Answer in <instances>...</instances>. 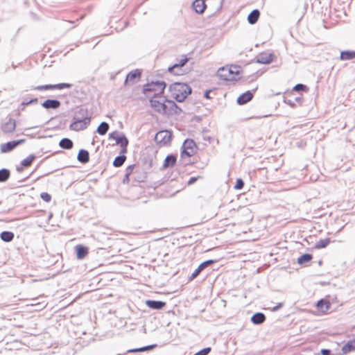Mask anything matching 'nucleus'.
Listing matches in <instances>:
<instances>
[{
  "mask_svg": "<svg viewBox=\"0 0 355 355\" xmlns=\"http://www.w3.org/2000/svg\"><path fill=\"white\" fill-rule=\"evenodd\" d=\"M266 320V316L263 313L258 312L252 315L251 322L254 324H261Z\"/></svg>",
  "mask_w": 355,
  "mask_h": 355,
  "instance_id": "nucleus-22",
  "label": "nucleus"
},
{
  "mask_svg": "<svg viewBox=\"0 0 355 355\" xmlns=\"http://www.w3.org/2000/svg\"><path fill=\"white\" fill-rule=\"evenodd\" d=\"M141 72L139 69L130 71L126 76L125 84H135L141 77Z\"/></svg>",
  "mask_w": 355,
  "mask_h": 355,
  "instance_id": "nucleus-13",
  "label": "nucleus"
},
{
  "mask_svg": "<svg viewBox=\"0 0 355 355\" xmlns=\"http://www.w3.org/2000/svg\"><path fill=\"white\" fill-rule=\"evenodd\" d=\"M172 134L168 130L159 131L155 136V142L160 146L168 145L171 140Z\"/></svg>",
  "mask_w": 355,
  "mask_h": 355,
  "instance_id": "nucleus-3",
  "label": "nucleus"
},
{
  "mask_svg": "<svg viewBox=\"0 0 355 355\" xmlns=\"http://www.w3.org/2000/svg\"><path fill=\"white\" fill-rule=\"evenodd\" d=\"M193 8L197 13L201 14L204 12L206 5L203 0H195L193 2Z\"/></svg>",
  "mask_w": 355,
  "mask_h": 355,
  "instance_id": "nucleus-20",
  "label": "nucleus"
},
{
  "mask_svg": "<svg viewBox=\"0 0 355 355\" xmlns=\"http://www.w3.org/2000/svg\"><path fill=\"white\" fill-rule=\"evenodd\" d=\"M169 91L171 96L181 103L191 93V88L186 83L177 82L170 85Z\"/></svg>",
  "mask_w": 355,
  "mask_h": 355,
  "instance_id": "nucleus-1",
  "label": "nucleus"
},
{
  "mask_svg": "<svg viewBox=\"0 0 355 355\" xmlns=\"http://www.w3.org/2000/svg\"><path fill=\"white\" fill-rule=\"evenodd\" d=\"M182 156L191 157L196 152V145L193 139H187L182 144Z\"/></svg>",
  "mask_w": 355,
  "mask_h": 355,
  "instance_id": "nucleus-5",
  "label": "nucleus"
},
{
  "mask_svg": "<svg viewBox=\"0 0 355 355\" xmlns=\"http://www.w3.org/2000/svg\"><path fill=\"white\" fill-rule=\"evenodd\" d=\"M198 178L196 177H191L189 180L188 181V184L190 185V184H193L194 182H196V181L197 180Z\"/></svg>",
  "mask_w": 355,
  "mask_h": 355,
  "instance_id": "nucleus-44",
  "label": "nucleus"
},
{
  "mask_svg": "<svg viewBox=\"0 0 355 355\" xmlns=\"http://www.w3.org/2000/svg\"><path fill=\"white\" fill-rule=\"evenodd\" d=\"M73 141L69 138H63L60 141L59 146L60 148L69 150L73 148Z\"/></svg>",
  "mask_w": 355,
  "mask_h": 355,
  "instance_id": "nucleus-27",
  "label": "nucleus"
},
{
  "mask_svg": "<svg viewBox=\"0 0 355 355\" xmlns=\"http://www.w3.org/2000/svg\"><path fill=\"white\" fill-rule=\"evenodd\" d=\"M10 175V171L6 168H2L0 170V182H6Z\"/></svg>",
  "mask_w": 355,
  "mask_h": 355,
  "instance_id": "nucleus-38",
  "label": "nucleus"
},
{
  "mask_svg": "<svg viewBox=\"0 0 355 355\" xmlns=\"http://www.w3.org/2000/svg\"><path fill=\"white\" fill-rule=\"evenodd\" d=\"M109 128H110L109 124L107 122L103 121V122H101L100 123V125L98 126L96 132L100 135H105L107 133V132L108 131Z\"/></svg>",
  "mask_w": 355,
  "mask_h": 355,
  "instance_id": "nucleus-30",
  "label": "nucleus"
},
{
  "mask_svg": "<svg viewBox=\"0 0 355 355\" xmlns=\"http://www.w3.org/2000/svg\"><path fill=\"white\" fill-rule=\"evenodd\" d=\"M175 71H181L182 73V74L184 73V71L182 70V69L181 68V70L180 69H175Z\"/></svg>",
  "mask_w": 355,
  "mask_h": 355,
  "instance_id": "nucleus-52",
  "label": "nucleus"
},
{
  "mask_svg": "<svg viewBox=\"0 0 355 355\" xmlns=\"http://www.w3.org/2000/svg\"><path fill=\"white\" fill-rule=\"evenodd\" d=\"M15 128H16L15 120L10 118L8 121L3 123L1 125V130L4 133L7 134V133L12 132L15 130Z\"/></svg>",
  "mask_w": 355,
  "mask_h": 355,
  "instance_id": "nucleus-14",
  "label": "nucleus"
},
{
  "mask_svg": "<svg viewBox=\"0 0 355 355\" xmlns=\"http://www.w3.org/2000/svg\"><path fill=\"white\" fill-rule=\"evenodd\" d=\"M17 170L18 171H21V168H19V167H17Z\"/></svg>",
  "mask_w": 355,
  "mask_h": 355,
  "instance_id": "nucleus-53",
  "label": "nucleus"
},
{
  "mask_svg": "<svg viewBox=\"0 0 355 355\" xmlns=\"http://www.w3.org/2000/svg\"><path fill=\"white\" fill-rule=\"evenodd\" d=\"M146 304L150 309L154 310H161L166 306V302L159 300H146Z\"/></svg>",
  "mask_w": 355,
  "mask_h": 355,
  "instance_id": "nucleus-16",
  "label": "nucleus"
},
{
  "mask_svg": "<svg viewBox=\"0 0 355 355\" xmlns=\"http://www.w3.org/2000/svg\"><path fill=\"white\" fill-rule=\"evenodd\" d=\"M211 352V347H205L198 352L195 353L193 355H207Z\"/></svg>",
  "mask_w": 355,
  "mask_h": 355,
  "instance_id": "nucleus-40",
  "label": "nucleus"
},
{
  "mask_svg": "<svg viewBox=\"0 0 355 355\" xmlns=\"http://www.w3.org/2000/svg\"><path fill=\"white\" fill-rule=\"evenodd\" d=\"M273 55L272 53H262L257 55V62L261 64H270L272 62Z\"/></svg>",
  "mask_w": 355,
  "mask_h": 355,
  "instance_id": "nucleus-17",
  "label": "nucleus"
},
{
  "mask_svg": "<svg viewBox=\"0 0 355 355\" xmlns=\"http://www.w3.org/2000/svg\"><path fill=\"white\" fill-rule=\"evenodd\" d=\"M31 105V103H29V101H24L21 103V105H23V106H27V105Z\"/></svg>",
  "mask_w": 355,
  "mask_h": 355,
  "instance_id": "nucleus-51",
  "label": "nucleus"
},
{
  "mask_svg": "<svg viewBox=\"0 0 355 355\" xmlns=\"http://www.w3.org/2000/svg\"><path fill=\"white\" fill-rule=\"evenodd\" d=\"M38 101L37 98H32L29 101V103L31 104H34V103H37Z\"/></svg>",
  "mask_w": 355,
  "mask_h": 355,
  "instance_id": "nucleus-50",
  "label": "nucleus"
},
{
  "mask_svg": "<svg viewBox=\"0 0 355 355\" xmlns=\"http://www.w3.org/2000/svg\"><path fill=\"white\" fill-rule=\"evenodd\" d=\"M189 61V58L187 56H184L183 58H181L177 63H175L173 65L171 66L168 69V71L171 73H173L174 75H182L181 71H175V69L181 70L182 67L185 65V64Z\"/></svg>",
  "mask_w": 355,
  "mask_h": 355,
  "instance_id": "nucleus-11",
  "label": "nucleus"
},
{
  "mask_svg": "<svg viewBox=\"0 0 355 355\" xmlns=\"http://www.w3.org/2000/svg\"><path fill=\"white\" fill-rule=\"evenodd\" d=\"M151 107L157 112L161 114H166L168 112V105L155 98H152L150 100Z\"/></svg>",
  "mask_w": 355,
  "mask_h": 355,
  "instance_id": "nucleus-8",
  "label": "nucleus"
},
{
  "mask_svg": "<svg viewBox=\"0 0 355 355\" xmlns=\"http://www.w3.org/2000/svg\"><path fill=\"white\" fill-rule=\"evenodd\" d=\"M24 139L13 140L1 144L0 149L3 153H6L14 150L17 146L24 143Z\"/></svg>",
  "mask_w": 355,
  "mask_h": 355,
  "instance_id": "nucleus-7",
  "label": "nucleus"
},
{
  "mask_svg": "<svg viewBox=\"0 0 355 355\" xmlns=\"http://www.w3.org/2000/svg\"><path fill=\"white\" fill-rule=\"evenodd\" d=\"M313 258L311 254H304L297 259V263L300 265H303L307 262H309Z\"/></svg>",
  "mask_w": 355,
  "mask_h": 355,
  "instance_id": "nucleus-34",
  "label": "nucleus"
},
{
  "mask_svg": "<svg viewBox=\"0 0 355 355\" xmlns=\"http://www.w3.org/2000/svg\"><path fill=\"white\" fill-rule=\"evenodd\" d=\"M60 101L56 99H47L42 103V106L47 110H56L60 107Z\"/></svg>",
  "mask_w": 355,
  "mask_h": 355,
  "instance_id": "nucleus-15",
  "label": "nucleus"
},
{
  "mask_svg": "<svg viewBox=\"0 0 355 355\" xmlns=\"http://www.w3.org/2000/svg\"><path fill=\"white\" fill-rule=\"evenodd\" d=\"M260 12L259 10H253L248 16V23L250 24H254L259 19Z\"/></svg>",
  "mask_w": 355,
  "mask_h": 355,
  "instance_id": "nucleus-23",
  "label": "nucleus"
},
{
  "mask_svg": "<svg viewBox=\"0 0 355 355\" xmlns=\"http://www.w3.org/2000/svg\"><path fill=\"white\" fill-rule=\"evenodd\" d=\"M244 187V182L242 179L239 178L236 180V184L234 187L235 189L239 190L243 189Z\"/></svg>",
  "mask_w": 355,
  "mask_h": 355,
  "instance_id": "nucleus-39",
  "label": "nucleus"
},
{
  "mask_svg": "<svg viewBox=\"0 0 355 355\" xmlns=\"http://www.w3.org/2000/svg\"><path fill=\"white\" fill-rule=\"evenodd\" d=\"M175 162L176 157L173 155H168L164 159L163 168H167L168 167L173 166V165H175Z\"/></svg>",
  "mask_w": 355,
  "mask_h": 355,
  "instance_id": "nucleus-25",
  "label": "nucleus"
},
{
  "mask_svg": "<svg viewBox=\"0 0 355 355\" xmlns=\"http://www.w3.org/2000/svg\"><path fill=\"white\" fill-rule=\"evenodd\" d=\"M355 349V345L354 340L348 341L343 347L342 350L345 354H347L352 350Z\"/></svg>",
  "mask_w": 355,
  "mask_h": 355,
  "instance_id": "nucleus-33",
  "label": "nucleus"
},
{
  "mask_svg": "<svg viewBox=\"0 0 355 355\" xmlns=\"http://www.w3.org/2000/svg\"><path fill=\"white\" fill-rule=\"evenodd\" d=\"M253 97V93L251 91H247L241 94L236 100L239 105H244L249 102Z\"/></svg>",
  "mask_w": 355,
  "mask_h": 355,
  "instance_id": "nucleus-18",
  "label": "nucleus"
},
{
  "mask_svg": "<svg viewBox=\"0 0 355 355\" xmlns=\"http://www.w3.org/2000/svg\"><path fill=\"white\" fill-rule=\"evenodd\" d=\"M35 156L33 154L29 155L27 157L21 160V165L24 167H28L31 166L32 162L35 160Z\"/></svg>",
  "mask_w": 355,
  "mask_h": 355,
  "instance_id": "nucleus-36",
  "label": "nucleus"
},
{
  "mask_svg": "<svg viewBox=\"0 0 355 355\" xmlns=\"http://www.w3.org/2000/svg\"><path fill=\"white\" fill-rule=\"evenodd\" d=\"M74 118H79L81 120L85 119H90L91 117L88 116V110L86 108L80 107L78 110L76 112Z\"/></svg>",
  "mask_w": 355,
  "mask_h": 355,
  "instance_id": "nucleus-24",
  "label": "nucleus"
},
{
  "mask_svg": "<svg viewBox=\"0 0 355 355\" xmlns=\"http://www.w3.org/2000/svg\"><path fill=\"white\" fill-rule=\"evenodd\" d=\"M167 105H168V110H173L175 108H178V105L173 101H166Z\"/></svg>",
  "mask_w": 355,
  "mask_h": 355,
  "instance_id": "nucleus-43",
  "label": "nucleus"
},
{
  "mask_svg": "<svg viewBox=\"0 0 355 355\" xmlns=\"http://www.w3.org/2000/svg\"><path fill=\"white\" fill-rule=\"evenodd\" d=\"M120 146L121 147V153H122V154L125 153L127 152V146H128V145Z\"/></svg>",
  "mask_w": 355,
  "mask_h": 355,
  "instance_id": "nucleus-47",
  "label": "nucleus"
},
{
  "mask_svg": "<svg viewBox=\"0 0 355 355\" xmlns=\"http://www.w3.org/2000/svg\"><path fill=\"white\" fill-rule=\"evenodd\" d=\"M77 159L82 164H86L89 161V154L87 150L80 149L78 152Z\"/></svg>",
  "mask_w": 355,
  "mask_h": 355,
  "instance_id": "nucleus-19",
  "label": "nucleus"
},
{
  "mask_svg": "<svg viewBox=\"0 0 355 355\" xmlns=\"http://www.w3.org/2000/svg\"><path fill=\"white\" fill-rule=\"evenodd\" d=\"M340 58L342 60H349L355 58V51H344L340 53Z\"/></svg>",
  "mask_w": 355,
  "mask_h": 355,
  "instance_id": "nucleus-29",
  "label": "nucleus"
},
{
  "mask_svg": "<svg viewBox=\"0 0 355 355\" xmlns=\"http://www.w3.org/2000/svg\"><path fill=\"white\" fill-rule=\"evenodd\" d=\"M76 256L78 259H82L86 257L88 253V248L82 245L76 246Z\"/></svg>",
  "mask_w": 355,
  "mask_h": 355,
  "instance_id": "nucleus-21",
  "label": "nucleus"
},
{
  "mask_svg": "<svg viewBox=\"0 0 355 355\" xmlns=\"http://www.w3.org/2000/svg\"><path fill=\"white\" fill-rule=\"evenodd\" d=\"M109 138L114 139L116 141V144L119 146H125L128 145V139L127 137L121 132L118 131H114L109 134Z\"/></svg>",
  "mask_w": 355,
  "mask_h": 355,
  "instance_id": "nucleus-9",
  "label": "nucleus"
},
{
  "mask_svg": "<svg viewBox=\"0 0 355 355\" xmlns=\"http://www.w3.org/2000/svg\"><path fill=\"white\" fill-rule=\"evenodd\" d=\"M166 83L164 81H156L147 83L144 86V92H155L157 94H162L166 87Z\"/></svg>",
  "mask_w": 355,
  "mask_h": 355,
  "instance_id": "nucleus-4",
  "label": "nucleus"
},
{
  "mask_svg": "<svg viewBox=\"0 0 355 355\" xmlns=\"http://www.w3.org/2000/svg\"><path fill=\"white\" fill-rule=\"evenodd\" d=\"M71 84L69 83H58L55 85H44L35 87L33 89L35 90H49V89H63L65 88H71Z\"/></svg>",
  "mask_w": 355,
  "mask_h": 355,
  "instance_id": "nucleus-10",
  "label": "nucleus"
},
{
  "mask_svg": "<svg viewBox=\"0 0 355 355\" xmlns=\"http://www.w3.org/2000/svg\"><path fill=\"white\" fill-rule=\"evenodd\" d=\"M135 166L134 164H132V165L128 166L126 168V169H125V174L124 178L123 180V184H125V183L128 184L129 182V180H130L129 177L132 174Z\"/></svg>",
  "mask_w": 355,
  "mask_h": 355,
  "instance_id": "nucleus-37",
  "label": "nucleus"
},
{
  "mask_svg": "<svg viewBox=\"0 0 355 355\" xmlns=\"http://www.w3.org/2000/svg\"><path fill=\"white\" fill-rule=\"evenodd\" d=\"M285 102L288 104L289 105H291V107H294L295 105V103L293 102L291 100H285Z\"/></svg>",
  "mask_w": 355,
  "mask_h": 355,
  "instance_id": "nucleus-48",
  "label": "nucleus"
},
{
  "mask_svg": "<svg viewBox=\"0 0 355 355\" xmlns=\"http://www.w3.org/2000/svg\"><path fill=\"white\" fill-rule=\"evenodd\" d=\"M156 347H157V345L156 344H153V345H146V346H144V347H139V348H135V349H128L127 352L128 353L142 352H146V351H149V350L153 349Z\"/></svg>",
  "mask_w": 355,
  "mask_h": 355,
  "instance_id": "nucleus-28",
  "label": "nucleus"
},
{
  "mask_svg": "<svg viewBox=\"0 0 355 355\" xmlns=\"http://www.w3.org/2000/svg\"><path fill=\"white\" fill-rule=\"evenodd\" d=\"M239 69L240 67L236 65L231 66L230 67H222L218 70L217 76L220 79L224 80H237Z\"/></svg>",
  "mask_w": 355,
  "mask_h": 355,
  "instance_id": "nucleus-2",
  "label": "nucleus"
},
{
  "mask_svg": "<svg viewBox=\"0 0 355 355\" xmlns=\"http://www.w3.org/2000/svg\"><path fill=\"white\" fill-rule=\"evenodd\" d=\"M216 260L213 259H209L207 260L202 263H201L198 267L195 270V271L191 274V275L189 277V280L191 281L196 278L198 275L200 273L201 271H202L206 268L211 266L213 263H216Z\"/></svg>",
  "mask_w": 355,
  "mask_h": 355,
  "instance_id": "nucleus-12",
  "label": "nucleus"
},
{
  "mask_svg": "<svg viewBox=\"0 0 355 355\" xmlns=\"http://www.w3.org/2000/svg\"><path fill=\"white\" fill-rule=\"evenodd\" d=\"M126 159V157L124 155H121L116 157L113 161V166L115 167L121 166Z\"/></svg>",
  "mask_w": 355,
  "mask_h": 355,
  "instance_id": "nucleus-32",
  "label": "nucleus"
},
{
  "mask_svg": "<svg viewBox=\"0 0 355 355\" xmlns=\"http://www.w3.org/2000/svg\"><path fill=\"white\" fill-rule=\"evenodd\" d=\"M307 89V87L305 85H303V84H297L294 87H293V90L295 91H297V92H300V91H305Z\"/></svg>",
  "mask_w": 355,
  "mask_h": 355,
  "instance_id": "nucleus-42",
  "label": "nucleus"
},
{
  "mask_svg": "<svg viewBox=\"0 0 355 355\" xmlns=\"http://www.w3.org/2000/svg\"><path fill=\"white\" fill-rule=\"evenodd\" d=\"M330 352H331V351L329 349H322L321 350V354L322 355H329Z\"/></svg>",
  "mask_w": 355,
  "mask_h": 355,
  "instance_id": "nucleus-45",
  "label": "nucleus"
},
{
  "mask_svg": "<svg viewBox=\"0 0 355 355\" xmlns=\"http://www.w3.org/2000/svg\"><path fill=\"white\" fill-rule=\"evenodd\" d=\"M90 123V119H85L83 120L79 118L73 117V122L70 125V129L75 131H80L85 130Z\"/></svg>",
  "mask_w": 355,
  "mask_h": 355,
  "instance_id": "nucleus-6",
  "label": "nucleus"
},
{
  "mask_svg": "<svg viewBox=\"0 0 355 355\" xmlns=\"http://www.w3.org/2000/svg\"><path fill=\"white\" fill-rule=\"evenodd\" d=\"M283 306V304L282 303H279L277 306H274L272 308V311H276L277 310H279L280 308H282Z\"/></svg>",
  "mask_w": 355,
  "mask_h": 355,
  "instance_id": "nucleus-46",
  "label": "nucleus"
},
{
  "mask_svg": "<svg viewBox=\"0 0 355 355\" xmlns=\"http://www.w3.org/2000/svg\"><path fill=\"white\" fill-rule=\"evenodd\" d=\"M317 307L320 311L327 312L330 307V303L324 299H321L318 302Z\"/></svg>",
  "mask_w": 355,
  "mask_h": 355,
  "instance_id": "nucleus-26",
  "label": "nucleus"
},
{
  "mask_svg": "<svg viewBox=\"0 0 355 355\" xmlns=\"http://www.w3.org/2000/svg\"><path fill=\"white\" fill-rule=\"evenodd\" d=\"M331 242V239L329 238H326L324 239H320L315 245V248L317 249L324 248L327 247Z\"/></svg>",
  "mask_w": 355,
  "mask_h": 355,
  "instance_id": "nucleus-35",
  "label": "nucleus"
},
{
  "mask_svg": "<svg viewBox=\"0 0 355 355\" xmlns=\"http://www.w3.org/2000/svg\"><path fill=\"white\" fill-rule=\"evenodd\" d=\"M211 92V90H207L205 92V94H204V96L205 98H207V99H209L211 98V97L209 96V93Z\"/></svg>",
  "mask_w": 355,
  "mask_h": 355,
  "instance_id": "nucleus-49",
  "label": "nucleus"
},
{
  "mask_svg": "<svg viewBox=\"0 0 355 355\" xmlns=\"http://www.w3.org/2000/svg\"><path fill=\"white\" fill-rule=\"evenodd\" d=\"M0 238L3 241L10 242L14 239V234L12 232L3 231L1 233Z\"/></svg>",
  "mask_w": 355,
  "mask_h": 355,
  "instance_id": "nucleus-31",
  "label": "nucleus"
},
{
  "mask_svg": "<svg viewBox=\"0 0 355 355\" xmlns=\"http://www.w3.org/2000/svg\"><path fill=\"white\" fill-rule=\"evenodd\" d=\"M40 198L45 202H49L51 200V196L46 192H42L40 194Z\"/></svg>",
  "mask_w": 355,
  "mask_h": 355,
  "instance_id": "nucleus-41",
  "label": "nucleus"
}]
</instances>
